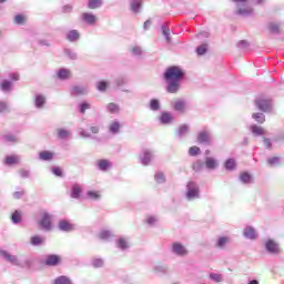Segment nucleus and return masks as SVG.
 <instances>
[{
	"instance_id": "obj_64",
	"label": "nucleus",
	"mask_w": 284,
	"mask_h": 284,
	"mask_svg": "<svg viewBox=\"0 0 284 284\" xmlns=\"http://www.w3.org/2000/svg\"><path fill=\"white\" fill-rule=\"evenodd\" d=\"M51 172L54 176H63V170L59 166H52Z\"/></svg>"
},
{
	"instance_id": "obj_50",
	"label": "nucleus",
	"mask_w": 284,
	"mask_h": 284,
	"mask_svg": "<svg viewBox=\"0 0 284 284\" xmlns=\"http://www.w3.org/2000/svg\"><path fill=\"white\" fill-rule=\"evenodd\" d=\"M0 90H2V92H10V90H12V81L3 80L0 84Z\"/></svg>"
},
{
	"instance_id": "obj_30",
	"label": "nucleus",
	"mask_w": 284,
	"mask_h": 284,
	"mask_svg": "<svg viewBox=\"0 0 284 284\" xmlns=\"http://www.w3.org/2000/svg\"><path fill=\"white\" fill-rule=\"evenodd\" d=\"M83 193V189L79 184H73L71 187V199H81V194Z\"/></svg>"
},
{
	"instance_id": "obj_20",
	"label": "nucleus",
	"mask_w": 284,
	"mask_h": 284,
	"mask_svg": "<svg viewBox=\"0 0 284 284\" xmlns=\"http://www.w3.org/2000/svg\"><path fill=\"white\" fill-rule=\"evenodd\" d=\"M266 165L268 168H281L283 165V159L281 156H270L266 159Z\"/></svg>"
},
{
	"instance_id": "obj_36",
	"label": "nucleus",
	"mask_w": 284,
	"mask_h": 284,
	"mask_svg": "<svg viewBox=\"0 0 284 284\" xmlns=\"http://www.w3.org/2000/svg\"><path fill=\"white\" fill-rule=\"evenodd\" d=\"M52 159H54V153L52 151L44 150L39 153L40 161H52Z\"/></svg>"
},
{
	"instance_id": "obj_6",
	"label": "nucleus",
	"mask_w": 284,
	"mask_h": 284,
	"mask_svg": "<svg viewBox=\"0 0 284 284\" xmlns=\"http://www.w3.org/2000/svg\"><path fill=\"white\" fill-rule=\"evenodd\" d=\"M265 251L267 254H281V245L278 242L274 241L273 239H268L264 243Z\"/></svg>"
},
{
	"instance_id": "obj_57",
	"label": "nucleus",
	"mask_w": 284,
	"mask_h": 284,
	"mask_svg": "<svg viewBox=\"0 0 284 284\" xmlns=\"http://www.w3.org/2000/svg\"><path fill=\"white\" fill-rule=\"evenodd\" d=\"M209 278L213 281L214 283H222L223 282V275L219 273H210Z\"/></svg>"
},
{
	"instance_id": "obj_21",
	"label": "nucleus",
	"mask_w": 284,
	"mask_h": 284,
	"mask_svg": "<svg viewBox=\"0 0 284 284\" xmlns=\"http://www.w3.org/2000/svg\"><path fill=\"white\" fill-rule=\"evenodd\" d=\"M153 272L159 276H165V274H169L170 268L166 264L159 263L153 266Z\"/></svg>"
},
{
	"instance_id": "obj_54",
	"label": "nucleus",
	"mask_w": 284,
	"mask_h": 284,
	"mask_svg": "<svg viewBox=\"0 0 284 284\" xmlns=\"http://www.w3.org/2000/svg\"><path fill=\"white\" fill-rule=\"evenodd\" d=\"M195 52L197 57H203L204 54H207V44H201L196 47Z\"/></svg>"
},
{
	"instance_id": "obj_51",
	"label": "nucleus",
	"mask_w": 284,
	"mask_h": 284,
	"mask_svg": "<svg viewBox=\"0 0 284 284\" xmlns=\"http://www.w3.org/2000/svg\"><path fill=\"white\" fill-rule=\"evenodd\" d=\"M109 85H110V82H108L105 80H101V81L97 82V90H98V92H105V90H108Z\"/></svg>"
},
{
	"instance_id": "obj_22",
	"label": "nucleus",
	"mask_w": 284,
	"mask_h": 284,
	"mask_svg": "<svg viewBox=\"0 0 284 284\" xmlns=\"http://www.w3.org/2000/svg\"><path fill=\"white\" fill-rule=\"evenodd\" d=\"M171 105H172L174 112L183 113V112H185V108L187 105V102L185 100H176Z\"/></svg>"
},
{
	"instance_id": "obj_3",
	"label": "nucleus",
	"mask_w": 284,
	"mask_h": 284,
	"mask_svg": "<svg viewBox=\"0 0 284 284\" xmlns=\"http://www.w3.org/2000/svg\"><path fill=\"white\" fill-rule=\"evenodd\" d=\"M185 199L186 201H199L201 199V186H199V183L194 181L186 183Z\"/></svg>"
},
{
	"instance_id": "obj_5",
	"label": "nucleus",
	"mask_w": 284,
	"mask_h": 284,
	"mask_svg": "<svg viewBox=\"0 0 284 284\" xmlns=\"http://www.w3.org/2000/svg\"><path fill=\"white\" fill-rule=\"evenodd\" d=\"M0 256H2V258H4L7 263H11V265H16V267H23V262H21V260H19L17 255H12L6 250L0 251Z\"/></svg>"
},
{
	"instance_id": "obj_4",
	"label": "nucleus",
	"mask_w": 284,
	"mask_h": 284,
	"mask_svg": "<svg viewBox=\"0 0 284 284\" xmlns=\"http://www.w3.org/2000/svg\"><path fill=\"white\" fill-rule=\"evenodd\" d=\"M38 225L43 232H52V214H50L48 211H42L40 213Z\"/></svg>"
},
{
	"instance_id": "obj_7",
	"label": "nucleus",
	"mask_w": 284,
	"mask_h": 284,
	"mask_svg": "<svg viewBox=\"0 0 284 284\" xmlns=\"http://www.w3.org/2000/svg\"><path fill=\"white\" fill-rule=\"evenodd\" d=\"M152 159H154V151L152 150H143L139 155V161L144 168H148L152 163Z\"/></svg>"
},
{
	"instance_id": "obj_19",
	"label": "nucleus",
	"mask_w": 284,
	"mask_h": 284,
	"mask_svg": "<svg viewBox=\"0 0 284 284\" xmlns=\"http://www.w3.org/2000/svg\"><path fill=\"white\" fill-rule=\"evenodd\" d=\"M204 165L206 170L214 171L219 168V160L212 156H206L204 160Z\"/></svg>"
},
{
	"instance_id": "obj_9",
	"label": "nucleus",
	"mask_w": 284,
	"mask_h": 284,
	"mask_svg": "<svg viewBox=\"0 0 284 284\" xmlns=\"http://www.w3.org/2000/svg\"><path fill=\"white\" fill-rule=\"evenodd\" d=\"M172 254L175 256H187V248L181 242H174L171 248Z\"/></svg>"
},
{
	"instance_id": "obj_53",
	"label": "nucleus",
	"mask_w": 284,
	"mask_h": 284,
	"mask_svg": "<svg viewBox=\"0 0 284 284\" xmlns=\"http://www.w3.org/2000/svg\"><path fill=\"white\" fill-rule=\"evenodd\" d=\"M3 140L7 143H19V136H17L14 134H6V135H3Z\"/></svg>"
},
{
	"instance_id": "obj_40",
	"label": "nucleus",
	"mask_w": 284,
	"mask_h": 284,
	"mask_svg": "<svg viewBox=\"0 0 284 284\" xmlns=\"http://www.w3.org/2000/svg\"><path fill=\"white\" fill-rule=\"evenodd\" d=\"M251 132L254 136H264L265 134V130L263 129V126H260L257 124L251 125Z\"/></svg>"
},
{
	"instance_id": "obj_60",
	"label": "nucleus",
	"mask_w": 284,
	"mask_h": 284,
	"mask_svg": "<svg viewBox=\"0 0 284 284\" xmlns=\"http://www.w3.org/2000/svg\"><path fill=\"white\" fill-rule=\"evenodd\" d=\"M91 105L90 103L83 101L78 105V110L80 112V114H83L85 112V110H90Z\"/></svg>"
},
{
	"instance_id": "obj_39",
	"label": "nucleus",
	"mask_w": 284,
	"mask_h": 284,
	"mask_svg": "<svg viewBox=\"0 0 284 284\" xmlns=\"http://www.w3.org/2000/svg\"><path fill=\"white\" fill-rule=\"evenodd\" d=\"M227 243H230V237L220 236L216 241L215 247H217V250H225V245H227Z\"/></svg>"
},
{
	"instance_id": "obj_43",
	"label": "nucleus",
	"mask_w": 284,
	"mask_h": 284,
	"mask_svg": "<svg viewBox=\"0 0 284 284\" xmlns=\"http://www.w3.org/2000/svg\"><path fill=\"white\" fill-rule=\"evenodd\" d=\"M80 136H82V139H92V141L101 143V138L90 134L88 131H85V129L80 130Z\"/></svg>"
},
{
	"instance_id": "obj_17",
	"label": "nucleus",
	"mask_w": 284,
	"mask_h": 284,
	"mask_svg": "<svg viewBox=\"0 0 284 284\" xmlns=\"http://www.w3.org/2000/svg\"><path fill=\"white\" fill-rule=\"evenodd\" d=\"M126 83H128V77L125 75H119L114 79V84L116 85V88H120L122 92L130 93V90L123 88V85H126Z\"/></svg>"
},
{
	"instance_id": "obj_63",
	"label": "nucleus",
	"mask_w": 284,
	"mask_h": 284,
	"mask_svg": "<svg viewBox=\"0 0 284 284\" xmlns=\"http://www.w3.org/2000/svg\"><path fill=\"white\" fill-rule=\"evenodd\" d=\"M239 50H247L250 48V42L247 40H241L237 42Z\"/></svg>"
},
{
	"instance_id": "obj_59",
	"label": "nucleus",
	"mask_w": 284,
	"mask_h": 284,
	"mask_svg": "<svg viewBox=\"0 0 284 284\" xmlns=\"http://www.w3.org/2000/svg\"><path fill=\"white\" fill-rule=\"evenodd\" d=\"M13 21L16 26H23L26 23V17L21 13L16 14Z\"/></svg>"
},
{
	"instance_id": "obj_28",
	"label": "nucleus",
	"mask_w": 284,
	"mask_h": 284,
	"mask_svg": "<svg viewBox=\"0 0 284 284\" xmlns=\"http://www.w3.org/2000/svg\"><path fill=\"white\" fill-rule=\"evenodd\" d=\"M45 95L38 93L34 98V106L37 110H42V108L45 105Z\"/></svg>"
},
{
	"instance_id": "obj_35",
	"label": "nucleus",
	"mask_w": 284,
	"mask_h": 284,
	"mask_svg": "<svg viewBox=\"0 0 284 284\" xmlns=\"http://www.w3.org/2000/svg\"><path fill=\"white\" fill-rule=\"evenodd\" d=\"M57 78L60 81H65L68 79H70V70L65 69V68H61L57 71Z\"/></svg>"
},
{
	"instance_id": "obj_31",
	"label": "nucleus",
	"mask_w": 284,
	"mask_h": 284,
	"mask_svg": "<svg viewBox=\"0 0 284 284\" xmlns=\"http://www.w3.org/2000/svg\"><path fill=\"white\" fill-rule=\"evenodd\" d=\"M98 236L101 241H112V239H114V233L110 230H102Z\"/></svg>"
},
{
	"instance_id": "obj_13",
	"label": "nucleus",
	"mask_w": 284,
	"mask_h": 284,
	"mask_svg": "<svg viewBox=\"0 0 284 284\" xmlns=\"http://www.w3.org/2000/svg\"><path fill=\"white\" fill-rule=\"evenodd\" d=\"M71 97H84L88 94V87L85 85H73L70 89Z\"/></svg>"
},
{
	"instance_id": "obj_38",
	"label": "nucleus",
	"mask_w": 284,
	"mask_h": 284,
	"mask_svg": "<svg viewBox=\"0 0 284 284\" xmlns=\"http://www.w3.org/2000/svg\"><path fill=\"white\" fill-rule=\"evenodd\" d=\"M154 181L158 185H163L166 183L168 179L165 178V173L163 171H158L154 174Z\"/></svg>"
},
{
	"instance_id": "obj_26",
	"label": "nucleus",
	"mask_w": 284,
	"mask_h": 284,
	"mask_svg": "<svg viewBox=\"0 0 284 284\" xmlns=\"http://www.w3.org/2000/svg\"><path fill=\"white\" fill-rule=\"evenodd\" d=\"M116 248L121 250V252H125V250H130V242L125 237H119L116 241Z\"/></svg>"
},
{
	"instance_id": "obj_10",
	"label": "nucleus",
	"mask_w": 284,
	"mask_h": 284,
	"mask_svg": "<svg viewBox=\"0 0 284 284\" xmlns=\"http://www.w3.org/2000/svg\"><path fill=\"white\" fill-rule=\"evenodd\" d=\"M60 264H61V256L57 254H49L45 256L44 265H47V267H57V265H60Z\"/></svg>"
},
{
	"instance_id": "obj_44",
	"label": "nucleus",
	"mask_w": 284,
	"mask_h": 284,
	"mask_svg": "<svg viewBox=\"0 0 284 284\" xmlns=\"http://www.w3.org/2000/svg\"><path fill=\"white\" fill-rule=\"evenodd\" d=\"M145 223L149 227H154V225L159 223V215H154V214L146 215Z\"/></svg>"
},
{
	"instance_id": "obj_49",
	"label": "nucleus",
	"mask_w": 284,
	"mask_h": 284,
	"mask_svg": "<svg viewBox=\"0 0 284 284\" xmlns=\"http://www.w3.org/2000/svg\"><path fill=\"white\" fill-rule=\"evenodd\" d=\"M268 31L271 32V34H278L281 32V26L276 22H270Z\"/></svg>"
},
{
	"instance_id": "obj_18",
	"label": "nucleus",
	"mask_w": 284,
	"mask_h": 284,
	"mask_svg": "<svg viewBox=\"0 0 284 284\" xmlns=\"http://www.w3.org/2000/svg\"><path fill=\"white\" fill-rule=\"evenodd\" d=\"M67 41L70 43H77L81 39V33H79V30L72 29L65 34Z\"/></svg>"
},
{
	"instance_id": "obj_12",
	"label": "nucleus",
	"mask_w": 284,
	"mask_h": 284,
	"mask_svg": "<svg viewBox=\"0 0 284 284\" xmlns=\"http://www.w3.org/2000/svg\"><path fill=\"white\" fill-rule=\"evenodd\" d=\"M95 168L100 172H109V170H112V162L108 159H100L95 162Z\"/></svg>"
},
{
	"instance_id": "obj_32",
	"label": "nucleus",
	"mask_w": 284,
	"mask_h": 284,
	"mask_svg": "<svg viewBox=\"0 0 284 284\" xmlns=\"http://www.w3.org/2000/svg\"><path fill=\"white\" fill-rule=\"evenodd\" d=\"M161 32L166 43H172V36H170V27H168V23L161 26Z\"/></svg>"
},
{
	"instance_id": "obj_2",
	"label": "nucleus",
	"mask_w": 284,
	"mask_h": 284,
	"mask_svg": "<svg viewBox=\"0 0 284 284\" xmlns=\"http://www.w3.org/2000/svg\"><path fill=\"white\" fill-rule=\"evenodd\" d=\"M231 1L237 8L235 11V14H237V17L247 18L254 14V9H252V7H247V1L250 0H231Z\"/></svg>"
},
{
	"instance_id": "obj_62",
	"label": "nucleus",
	"mask_w": 284,
	"mask_h": 284,
	"mask_svg": "<svg viewBox=\"0 0 284 284\" xmlns=\"http://www.w3.org/2000/svg\"><path fill=\"white\" fill-rule=\"evenodd\" d=\"M199 154H201V148H199V146H191L189 149V155L190 156H199Z\"/></svg>"
},
{
	"instance_id": "obj_46",
	"label": "nucleus",
	"mask_w": 284,
	"mask_h": 284,
	"mask_svg": "<svg viewBox=\"0 0 284 284\" xmlns=\"http://www.w3.org/2000/svg\"><path fill=\"white\" fill-rule=\"evenodd\" d=\"M91 265L95 270H99L100 267H103V265H105V261H103V258H101V257H93L91 260Z\"/></svg>"
},
{
	"instance_id": "obj_55",
	"label": "nucleus",
	"mask_w": 284,
	"mask_h": 284,
	"mask_svg": "<svg viewBox=\"0 0 284 284\" xmlns=\"http://www.w3.org/2000/svg\"><path fill=\"white\" fill-rule=\"evenodd\" d=\"M106 110H108V112H110V114H116V112H119L120 108H119V104L111 102L106 105Z\"/></svg>"
},
{
	"instance_id": "obj_48",
	"label": "nucleus",
	"mask_w": 284,
	"mask_h": 284,
	"mask_svg": "<svg viewBox=\"0 0 284 284\" xmlns=\"http://www.w3.org/2000/svg\"><path fill=\"white\" fill-rule=\"evenodd\" d=\"M87 199H89L90 201H101V193H99L98 191H88Z\"/></svg>"
},
{
	"instance_id": "obj_29",
	"label": "nucleus",
	"mask_w": 284,
	"mask_h": 284,
	"mask_svg": "<svg viewBox=\"0 0 284 284\" xmlns=\"http://www.w3.org/2000/svg\"><path fill=\"white\" fill-rule=\"evenodd\" d=\"M224 169L226 172H234L236 170V160L234 158H229L224 161Z\"/></svg>"
},
{
	"instance_id": "obj_24",
	"label": "nucleus",
	"mask_w": 284,
	"mask_h": 284,
	"mask_svg": "<svg viewBox=\"0 0 284 284\" xmlns=\"http://www.w3.org/2000/svg\"><path fill=\"white\" fill-rule=\"evenodd\" d=\"M30 243L33 247H41V245H44L45 243V237L42 235H33L30 239Z\"/></svg>"
},
{
	"instance_id": "obj_45",
	"label": "nucleus",
	"mask_w": 284,
	"mask_h": 284,
	"mask_svg": "<svg viewBox=\"0 0 284 284\" xmlns=\"http://www.w3.org/2000/svg\"><path fill=\"white\" fill-rule=\"evenodd\" d=\"M103 6V0H88L89 10H97V8H101Z\"/></svg>"
},
{
	"instance_id": "obj_25",
	"label": "nucleus",
	"mask_w": 284,
	"mask_h": 284,
	"mask_svg": "<svg viewBox=\"0 0 284 284\" xmlns=\"http://www.w3.org/2000/svg\"><path fill=\"white\" fill-rule=\"evenodd\" d=\"M143 7V0H131L130 8L133 14H139L141 12V8Z\"/></svg>"
},
{
	"instance_id": "obj_11",
	"label": "nucleus",
	"mask_w": 284,
	"mask_h": 284,
	"mask_svg": "<svg viewBox=\"0 0 284 284\" xmlns=\"http://www.w3.org/2000/svg\"><path fill=\"white\" fill-rule=\"evenodd\" d=\"M196 141L200 145H210L212 143L210 139V131L202 130L197 133Z\"/></svg>"
},
{
	"instance_id": "obj_41",
	"label": "nucleus",
	"mask_w": 284,
	"mask_h": 284,
	"mask_svg": "<svg viewBox=\"0 0 284 284\" xmlns=\"http://www.w3.org/2000/svg\"><path fill=\"white\" fill-rule=\"evenodd\" d=\"M109 132L113 135L119 134L121 132V122L113 121L109 126Z\"/></svg>"
},
{
	"instance_id": "obj_27",
	"label": "nucleus",
	"mask_w": 284,
	"mask_h": 284,
	"mask_svg": "<svg viewBox=\"0 0 284 284\" xmlns=\"http://www.w3.org/2000/svg\"><path fill=\"white\" fill-rule=\"evenodd\" d=\"M82 21L88 23V26H94V23H97V16H94V13L84 12L82 13Z\"/></svg>"
},
{
	"instance_id": "obj_47",
	"label": "nucleus",
	"mask_w": 284,
	"mask_h": 284,
	"mask_svg": "<svg viewBox=\"0 0 284 284\" xmlns=\"http://www.w3.org/2000/svg\"><path fill=\"white\" fill-rule=\"evenodd\" d=\"M203 168H205V162H203L202 160H196L192 164L193 172H202Z\"/></svg>"
},
{
	"instance_id": "obj_58",
	"label": "nucleus",
	"mask_w": 284,
	"mask_h": 284,
	"mask_svg": "<svg viewBox=\"0 0 284 284\" xmlns=\"http://www.w3.org/2000/svg\"><path fill=\"white\" fill-rule=\"evenodd\" d=\"M252 119H254L256 123H260V124L265 123V115L263 113H253Z\"/></svg>"
},
{
	"instance_id": "obj_23",
	"label": "nucleus",
	"mask_w": 284,
	"mask_h": 284,
	"mask_svg": "<svg viewBox=\"0 0 284 284\" xmlns=\"http://www.w3.org/2000/svg\"><path fill=\"white\" fill-rule=\"evenodd\" d=\"M58 230H60V232H72L74 226L68 222V220H60L58 223Z\"/></svg>"
},
{
	"instance_id": "obj_34",
	"label": "nucleus",
	"mask_w": 284,
	"mask_h": 284,
	"mask_svg": "<svg viewBox=\"0 0 284 284\" xmlns=\"http://www.w3.org/2000/svg\"><path fill=\"white\" fill-rule=\"evenodd\" d=\"M149 109L151 112H159L161 110V101L156 98H153L149 102Z\"/></svg>"
},
{
	"instance_id": "obj_42",
	"label": "nucleus",
	"mask_w": 284,
	"mask_h": 284,
	"mask_svg": "<svg viewBox=\"0 0 284 284\" xmlns=\"http://www.w3.org/2000/svg\"><path fill=\"white\" fill-rule=\"evenodd\" d=\"M57 134H58V139H61V141H65V139H70V136L72 135L70 130H67V129H58Z\"/></svg>"
},
{
	"instance_id": "obj_33",
	"label": "nucleus",
	"mask_w": 284,
	"mask_h": 284,
	"mask_svg": "<svg viewBox=\"0 0 284 284\" xmlns=\"http://www.w3.org/2000/svg\"><path fill=\"white\" fill-rule=\"evenodd\" d=\"M23 221V213H21V211L16 210L12 214H11V222L13 223V225H19V223H21Z\"/></svg>"
},
{
	"instance_id": "obj_56",
	"label": "nucleus",
	"mask_w": 284,
	"mask_h": 284,
	"mask_svg": "<svg viewBox=\"0 0 284 284\" xmlns=\"http://www.w3.org/2000/svg\"><path fill=\"white\" fill-rule=\"evenodd\" d=\"M6 165H17L19 163V159L14 155H8L4 160Z\"/></svg>"
},
{
	"instance_id": "obj_8",
	"label": "nucleus",
	"mask_w": 284,
	"mask_h": 284,
	"mask_svg": "<svg viewBox=\"0 0 284 284\" xmlns=\"http://www.w3.org/2000/svg\"><path fill=\"white\" fill-rule=\"evenodd\" d=\"M255 105L261 112H270L272 110V100L257 98L255 100Z\"/></svg>"
},
{
	"instance_id": "obj_37",
	"label": "nucleus",
	"mask_w": 284,
	"mask_h": 284,
	"mask_svg": "<svg viewBox=\"0 0 284 284\" xmlns=\"http://www.w3.org/2000/svg\"><path fill=\"white\" fill-rule=\"evenodd\" d=\"M252 174L247 171L242 172L239 178L243 185H250V183H252Z\"/></svg>"
},
{
	"instance_id": "obj_61",
	"label": "nucleus",
	"mask_w": 284,
	"mask_h": 284,
	"mask_svg": "<svg viewBox=\"0 0 284 284\" xmlns=\"http://www.w3.org/2000/svg\"><path fill=\"white\" fill-rule=\"evenodd\" d=\"M65 57L70 58L71 61H77L78 55L77 52L72 51L71 49H64Z\"/></svg>"
},
{
	"instance_id": "obj_1",
	"label": "nucleus",
	"mask_w": 284,
	"mask_h": 284,
	"mask_svg": "<svg viewBox=\"0 0 284 284\" xmlns=\"http://www.w3.org/2000/svg\"><path fill=\"white\" fill-rule=\"evenodd\" d=\"M185 70L179 65H171L166 68L163 73V79L166 83V92L169 94H176L181 90V83L185 81Z\"/></svg>"
},
{
	"instance_id": "obj_14",
	"label": "nucleus",
	"mask_w": 284,
	"mask_h": 284,
	"mask_svg": "<svg viewBox=\"0 0 284 284\" xmlns=\"http://www.w3.org/2000/svg\"><path fill=\"white\" fill-rule=\"evenodd\" d=\"M159 121L161 125H170L174 121V116L170 111H163L159 116Z\"/></svg>"
},
{
	"instance_id": "obj_16",
	"label": "nucleus",
	"mask_w": 284,
	"mask_h": 284,
	"mask_svg": "<svg viewBox=\"0 0 284 284\" xmlns=\"http://www.w3.org/2000/svg\"><path fill=\"white\" fill-rule=\"evenodd\" d=\"M244 239H248V241H256L258 234H256V229L253 226H246L243 231Z\"/></svg>"
},
{
	"instance_id": "obj_52",
	"label": "nucleus",
	"mask_w": 284,
	"mask_h": 284,
	"mask_svg": "<svg viewBox=\"0 0 284 284\" xmlns=\"http://www.w3.org/2000/svg\"><path fill=\"white\" fill-rule=\"evenodd\" d=\"M54 284H72V281H70V277L61 275L54 280Z\"/></svg>"
},
{
	"instance_id": "obj_15",
	"label": "nucleus",
	"mask_w": 284,
	"mask_h": 284,
	"mask_svg": "<svg viewBox=\"0 0 284 284\" xmlns=\"http://www.w3.org/2000/svg\"><path fill=\"white\" fill-rule=\"evenodd\" d=\"M187 134H190V124H181L175 132V136L176 139H179V141H182V139H185Z\"/></svg>"
}]
</instances>
